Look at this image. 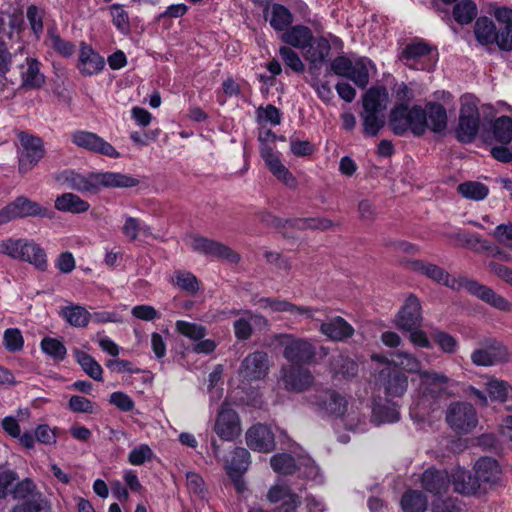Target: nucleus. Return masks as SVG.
Segmentation results:
<instances>
[{
    "instance_id": "64",
    "label": "nucleus",
    "mask_w": 512,
    "mask_h": 512,
    "mask_svg": "<svg viewBox=\"0 0 512 512\" xmlns=\"http://www.w3.org/2000/svg\"><path fill=\"white\" fill-rule=\"evenodd\" d=\"M462 503L457 498L438 499L432 504V512H461Z\"/></svg>"
},
{
    "instance_id": "56",
    "label": "nucleus",
    "mask_w": 512,
    "mask_h": 512,
    "mask_svg": "<svg viewBox=\"0 0 512 512\" xmlns=\"http://www.w3.org/2000/svg\"><path fill=\"white\" fill-rule=\"evenodd\" d=\"M48 39L50 46L64 57H70L75 52V46L71 42L62 39L55 29H48Z\"/></svg>"
},
{
    "instance_id": "33",
    "label": "nucleus",
    "mask_w": 512,
    "mask_h": 512,
    "mask_svg": "<svg viewBox=\"0 0 512 512\" xmlns=\"http://www.w3.org/2000/svg\"><path fill=\"white\" fill-rule=\"evenodd\" d=\"M284 43L299 49L306 47L313 40V34L310 28L304 25H295L287 29L281 36Z\"/></svg>"
},
{
    "instance_id": "46",
    "label": "nucleus",
    "mask_w": 512,
    "mask_h": 512,
    "mask_svg": "<svg viewBox=\"0 0 512 512\" xmlns=\"http://www.w3.org/2000/svg\"><path fill=\"white\" fill-rule=\"evenodd\" d=\"M487 392L492 401L506 402L512 399V386L503 380L491 379L488 381Z\"/></svg>"
},
{
    "instance_id": "54",
    "label": "nucleus",
    "mask_w": 512,
    "mask_h": 512,
    "mask_svg": "<svg viewBox=\"0 0 512 512\" xmlns=\"http://www.w3.org/2000/svg\"><path fill=\"white\" fill-rule=\"evenodd\" d=\"M3 33H5V17L4 13L0 12V76H5L10 71L12 64V53L2 39Z\"/></svg>"
},
{
    "instance_id": "10",
    "label": "nucleus",
    "mask_w": 512,
    "mask_h": 512,
    "mask_svg": "<svg viewBox=\"0 0 512 512\" xmlns=\"http://www.w3.org/2000/svg\"><path fill=\"white\" fill-rule=\"evenodd\" d=\"M480 125V113L477 103L472 98H466L460 108L459 123L456 137L461 143H471L476 138Z\"/></svg>"
},
{
    "instance_id": "57",
    "label": "nucleus",
    "mask_w": 512,
    "mask_h": 512,
    "mask_svg": "<svg viewBox=\"0 0 512 512\" xmlns=\"http://www.w3.org/2000/svg\"><path fill=\"white\" fill-rule=\"evenodd\" d=\"M176 330L183 336L195 341L203 339L206 335V329L204 326L183 320L176 322Z\"/></svg>"
},
{
    "instance_id": "44",
    "label": "nucleus",
    "mask_w": 512,
    "mask_h": 512,
    "mask_svg": "<svg viewBox=\"0 0 512 512\" xmlns=\"http://www.w3.org/2000/svg\"><path fill=\"white\" fill-rule=\"evenodd\" d=\"M75 357L84 372L96 381L102 380V367L101 365L88 353L76 349L74 351Z\"/></svg>"
},
{
    "instance_id": "16",
    "label": "nucleus",
    "mask_w": 512,
    "mask_h": 512,
    "mask_svg": "<svg viewBox=\"0 0 512 512\" xmlns=\"http://www.w3.org/2000/svg\"><path fill=\"white\" fill-rule=\"evenodd\" d=\"M280 380L285 390L301 393L313 385L315 378L308 368L291 364L282 366Z\"/></svg>"
},
{
    "instance_id": "9",
    "label": "nucleus",
    "mask_w": 512,
    "mask_h": 512,
    "mask_svg": "<svg viewBox=\"0 0 512 512\" xmlns=\"http://www.w3.org/2000/svg\"><path fill=\"white\" fill-rule=\"evenodd\" d=\"M446 422L458 434L470 433L478 425L476 409L468 402H452L446 411Z\"/></svg>"
},
{
    "instance_id": "52",
    "label": "nucleus",
    "mask_w": 512,
    "mask_h": 512,
    "mask_svg": "<svg viewBox=\"0 0 512 512\" xmlns=\"http://www.w3.org/2000/svg\"><path fill=\"white\" fill-rule=\"evenodd\" d=\"M271 467L277 473L290 475L297 470L296 461L287 453H279L271 457Z\"/></svg>"
},
{
    "instance_id": "41",
    "label": "nucleus",
    "mask_w": 512,
    "mask_h": 512,
    "mask_svg": "<svg viewBox=\"0 0 512 512\" xmlns=\"http://www.w3.org/2000/svg\"><path fill=\"white\" fill-rule=\"evenodd\" d=\"M293 22V15L288 8L281 4H273L269 23L276 31H286Z\"/></svg>"
},
{
    "instance_id": "3",
    "label": "nucleus",
    "mask_w": 512,
    "mask_h": 512,
    "mask_svg": "<svg viewBox=\"0 0 512 512\" xmlns=\"http://www.w3.org/2000/svg\"><path fill=\"white\" fill-rule=\"evenodd\" d=\"M55 180L67 188L81 193L96 194L104 188H131L139 184V180L119 172H91L80 174L72 169H65L55 176Z\"/></svg>"
},
{
    "instance_id": "38",
    "label": "nucleus",
    "mask_w": 512,
    "mask_h": 512,
    "mask_svg": "<svg viewBox=\"0 0 512 512\" xmlns=\"http://www.w3.org/2000/svg\"><path fill=\"white\" fill-rule=\"evenodd\" d=\"M250 465V453L243 447H237L226 460L225 468L227 474L245 473Z\"/></svg>"
},
{
    "instance_id": "35",
    "label": "nucleus",
    "mask_w": 512,
    "mask_h": 512,
    "mask_svg": "<svg viewBox=\"0 0 512 512\" xmlns=\"http://www.w3.org/2000/svg\"><path fill=\"white\" fill-rule=\"evenodd\" d=\"M330 370L334 377L349 379L358 374V364L349 357L338 354L330 359Z\"/></svg>"
},
{
    "instance_id": "47",
    "label": "nucleus",
    "mask_w": 512,
    "mask_h": 512,
    "mask_svg": "<svg viewBox=\"0 0 512 512\" xmlns=\"http://www.w3.org/2000/svg\"><path fill=\"white\" fill-rule=\"evenodd\" d=\"M62 315L74 327H85L90 321V313L80 305H71L63 308Z\"/></svg>"
},
{
    "instance_id": "62",
    "label": "nucleus",
    "mask_w": 512,
    "mask_h": 512,
    "mask_svg": "<svg viewBox=\"0 0 512 512\" xmlns=\"http://www.w3.org/2000/svg\"><path fill=\"white\" fill-rule=\"evenodd\" d=\"M8 20V28L5 26V33L2 34V39H4V37L12 39L14 34L19 35L23 30L24 19L23 12L20 9L14 10L9 14Z\"/></svg>"
},
{
    "instance_id": "6",
    "label": "nucleus",
    "mask_w": 512,
    "mask_h": 512,
    "mask_svg": "<svg viewBox=\"0 0 512 512\" xmlns=\"http://www.w3.org/2000/svg\"><path fill=\"white\" fill-rule=\"evenodd\" d=\"M398 59L410 69L429 71L434 68L438 53L437 49L426 41L415 39L402 49Z\"/></svg>"
},
{
    "instance_id": "48",
    "label": "nucleus",
    "mask_w": 512,
    "mask_h": 512,
    "mask_svg": "<svg viewBox=\"0 0 512 512\" xmlns=\"http://www.w3.org/2000/svg\"><path fill=\"white\" fill-rule=\"evenodd\" d=\"M477 6L471 0L458 2L453 8V17L461 25L471 23L477 16Z\"/></svg>"
},
{
    "instance_id": "30",
    "label": "nucleus",
    "mask_w": 512,
    "mask_h": 512,
    "mask_svg": "<svg viewBox=\"0 0 512 512\" xmlns=\"http://www.w3.org/2000/svg\"><path fill=\"white\" fill-rule=\"evenodd\" d=\"M450 482L455 492L462 495H475L483 492V489L475 474L469 471L458 470L452 475Z\"/></svg>"
},
{
    "instance_id": "4",
    "label": "nucleus",
    "mask_w": 512,
    "mask_h": 512,
    "mask_svg": "<svg viewBox=\"0 0 512 512\" xmlns=\"http://www.w3.org/2000/svg\"><path fill=\"white\" fill-rule=\"evenodd\" d=\"M275 340L283 348V357L289 363L303 366L317 362V348L310 339L283 333L276 335Z\"/></svg>"
},
{
    "instance_id": "18",
    "label": "nucleus",
    "mask_w": 512,
    "mask_h": 512,
    "mask_svg": "<svg viewBox=\"0 0 512 512\" xmlns=\"http://www.w3.org/2000/svg\"><path fill=\"white\" fill-rule=\"evenodd\" d=\"M214 431L224 441H233L237 438L241 433L240 419L237 412L222 405L215 421Z\"/></svg>"
},
{
    "instance_id": "12",
    "label": "nucleus",
    "mask_w": 512,
    "mask_h": 512,
    "mask_svg": "<svg viewBox=\"0 0 512 512\" xmlns=\"http://www.w3.org/2000/svg\"><path fill=\"white\" fill-rule=\"evenodd\" d=\"M308 401L322 416H342L347 409V400L335 390H316L308 397Z\"/></svg>"
},
{
    "instance_id": "63",
    "label": "nucleus",
    "mask_w": 512,
    "mask_h": 512,
    "mask_svg": "<svg viewBox=\"0 0 512 512\" xmlns=\"http://www.w3.org/2000/svg\"><path fill=\"white\" fill-rule=\"evenodd\" d=\"M11 493L15 499H26L27 497L35 499L37 495H40L35 483L29 478L18 482Z\"/></svg>"
},
{
    "instance_id": "60",
    "label": "nucleus",
    "mask_w": 512,
    "mask_h": 512,
    "mask_svg": "<svg viewBox=\"0 0 512 512\" xmlns=\"http://www.w3.org/2000/svg\"><path fill=\"white\" fill-rule=\"evenodd\" d=\"M279 55L282 58L285 65L292 69L294 72L302 73L305 70V66L302 60L300 59L299 55L290 47H280Z\"/></svg>"
},
{
    "instance_id": "2",
    "label": "nucleus",
    "mask_w": 512,
    "mask_h": 512,
    "mask_svg": "<svg viewBox=\"0 0 512 512\" xmlns=\"http://www.w3.org/2000/svg\"><path fill=\"white\" fill-rule=\"evenodd\" d=\"M407 266L412 271L418 272L429 279L443 284L447 287L457 289L464 287L470 294L478 297L492 307L509 312L512 310V303L506 298L497 294L492 288L482 285L475 280L463 278L460 281L451 278L449 273L436 264L428 263L422 260L407 261Z\"/></svg>"
},
{
    "instance_id": "31",
    "label": "nucleus",
    "mask_w": 512,
    "mask_h": 512,
    "mask_svg": "<svg viewBox=\"0 0 512 512\" xmlns=\"http://www.w3.org/2000/svg\"><path fill=\"white\" fill-rule=\"evenodd\" d=\"M331 45L325 37L313 39L306 47L305 59L315 68L324 63L330 54Z\"/></svg>"
},
{
    "instance_id": "1",
    "label": "nucleus",
    "mask_w": 512,
    "mask_h": 512,
    "mask_svg": "<svg viewBox=\"0 0 512 512\" xmlns=\"http://www.w3.org/2000/svg\"><path fill=\"white\" fill-rule=\"evenodd\" d=\"M390 126L396 135H404L410 130L415 136H422L427 129L441 133L447 127L445 107L438 102H429L425 108L405 103L396 105L390 113Z\"/></svg>"
},
{
    "instance_id": "19",
    "label": "nucleus",
    "mask_w": 512,
    "mask_h": 512,
    "mask_svg": "<svg viewBox=\"0 0 512 512\" xmlns=\"http://www.w3.org/2000/svg\"><path fill=\"white\" fill-rule=\"evenodd\" d=\"M269 369V358L263 351H255L248 354L241 363L239 374L247 381L264 378Z\"/></svg>"
},
{
    "instance_id": "5",
    "label": "nucleus",
    "mask_w": 512,
    "mask_h": 512,
    "mask_svg": "<svg viewBox=\"0 0 512 512\" xmlns=\"http://www.w3.org/2000/svg\"><path fill=\"white\" fill-rule=\"evenodd\" d=\"M0 254L28 262L39 270L47 268L45 251L35 242L27 239H5L0 241Z\"/></svg>"
},
{
    "instance_id": "61",
    "label": "nucleus",
    "mask_w": 512,
    "mask_h": 512,
    "mask_svg": "<svg viewBox=\"0 0 512 512\" xmlns=\"http://www.w3.org/2000/svg\"><path fill=\"white\" fill-rule=\"evenodd\" d=\"M347 78L353 81L358 87L365 88L370 78L366 64L362 60L356 61Z\"/></svg>"
},
{
    "instance_id": "13",
    "label": "nucleus",
    "mask_w": 512,
    "mask_h": 512,
    "mask_svg": "<svg viewBox=\"0 0 512 512\" xmlns=\"http://www.w3.org/2000/svg\"><path fill=\"white\" fill-rule=\"evenodd\" d=\"M508 359L506 347L493 337H485L479 341V348L471 354V361L476 366H493Z\"/></svg>"
},
{
    "instance_id": "21",
    "label": "nucleus",
    "mask_w": 512,
    "mask_h": 512,
    "mask_svg": "<svg viewBox=\"0 0 512 512\" xmlns=\"http://www.w3.org/2000/svg\"><path fill=\"white\" fill-rule=\"evenodd\" d=\"M475 475L483 489L496 485L501 478V468L498 462L491 457H481L474 465Z\"/></svg>"
},
{
    "instance_id": "20",
    "label": "nucleus",
    "mask_w": 512,
    "mask_h": 512,
    "mask_svg": "<svg viewBox=\"0 0 512 512\" xmlns=\"http://www.w3.org/2000/svg\"><path fill=\"white\" fill-rule=\"evenodd\" d=\"M257 304L263 309H270L272 312H288L295 316H303L306 319L319 320L315 313L319 309L310 306H298L287 300H281L271 297H262Z\"/></svg>"
},
{
    "instance_id": "15",
    "label": "nucleus",
    "mask_w": 512,
    "mask_h": 512,
    "mask_svg": "<svg viewBox=\"0 0 512 512\" xmlns=\"http://www.w3.org/2000/svg\"><path fill=\"white\" fill-rule=\"evenodd\" d=\"M190 247L194 252L223 259L229 263H238L240 261L239 254L233 251L229 246L200 235L191 237Z\"/></svg>"
},
{
    "instance_id": "32",
    "label": "nucleus",
    "mask_w": 512,
    "mask_h": 512,
    "mask_svg": "<svg viewBox=\"0 0 512 512\" xmlns=\"http://www.w3.org/2000/svg\"><path fill=\"white\" fill-rule=\"evenodd\" d=\"M388 100L387 89L383 86H373L363 96V111L382 113Z\"/></svg>"
},
{
    "instance_id": "40",
    "label": "nucleus",
    "mask_w": 512,
    "mask_h": 512,
    "mask_svg": "<svg viewBox=\"0 0 512 512\" xmlns=\"http://www.w3.org/2000/svg\"><path fill=\"white\" fill-rule=\"evenodd\" d=\"M395 359L393 360L394 368L403 369L411 374L421 375L422 369L421 361L412 353L407 351H396L391 354Z\"/></svg>"
},
{
    "instance_id": "51",
    "label": "nucleus",
    "mask_w": 512,
    "mask_h": 512,
    "mask_svg": "<svg viewBox=\"0 0 512 512\" xmlns=\"http://www.w3.org/2000/svg\"><path fill=\"white\" fill-rule=\"evenodd\" d=\"M431 337L443 353L455 354L458 351V341L451 334L439 329H435L431 332Z\"/></svg>"
},
{
    "instance_id": "34",
    "label": "nucleus",
    "mask_w": 512,
    "mask_h": 512,
    "mask_svg": "<svg viewBox=\"0 0 512 512\" xmlns=\"http://www.w3.org/2000/svg\"><path fill=\"white\" fill-rule=\"evenodd\" d=\"M55 208L58 211L79 214L88 211L90 204L76 194L64 193L55 199Z\"/></svg>"
},
{
    "instance_id": "59",
    "label": "nucleus",
    "mask_w": 512,
    "mask_h": 512,
    "mask_svg": "<svg viewBox=\"0 0 512 512\" xmlns=\"http://www.w3.org/2000/svg\"><path fill=\"white\" fill-rule=\"evenodd\" d=\"M110 13L112 16V22L115 27L123 34H127L130 31V22L128 13L119 4H113L110 6Z\"/></svg>"
},
{
    "instance_id": "26",
    "label": "nucleus",
    "mask_w": 512,
    "mask_h": 512,
    "mask_svg": "<svg viewBox=\"0 0 512 512\" xmlns=\"http://www.w3.org/2000/svg\"><path fill=\"white\" fill-rule=\"evenodd\" d=\"M41 63L32 57H27L19 66L21 87L26 89H39L45 83V76L40 70Z\"/></svg>"
},
{
    "instance_id": "29",
    "label": "nucleus",
    "mask_w": 512,
    "mask_h": 512,
    "mask_svg": "<svg viewBox=\"0 0 512 512\" xmlns=\"http://www.w3.org/2000/svg\"><path fill=\"white\" fill-rule=\"evenodd\" d=\"M105 61L102 56L96 53L85 43L81 44L78 68L83 75L91 76L103 70Z\"/></svg>"
},
{
    "instance_id": "50",
    "label": "nucleus",
    "mask_w": 512,
    "mask_h": 512,
    "mask_svg": "<svg viewBox=\"0 0 512 512\" xmlns=\"http://www.w3.org/2000/svg\"><path fill=\"white\" fill-rule=\"evenodd\" d=\"M363 133L368 137L378 135L384 126V116L381 113L363 111L361 114Z\"/></svg>"
},
{
    "instance_id": "58",
    "label": "nucleus",
    "mask_w": 512,
    "mask_h": 512,
    "mask_svg": "<svg viewBox=\"0 0 512 512\" xmlns=\"http://www.w3.org/2000/svg\"><path fill=\"white\" fill-rule=\"evenodd\" d=\"M3 345L9 352H19L23 349L24 339L19 329L9 328L3 335Z\"/></svg>"
},
{
    "instance_id": "37",
    "label": "nucleus",
    "mask_w": 512,
    "mask_h": 512,
    "mask_svg": "<svg viewBox=\"0 0 512 512\" xmlns=\"http://www.w3.org/2000/svg\"><path fill=\"white\" fill-rule=\"evenodd\" d=\"M474 34L477 41L483 45L498 44L499 33L496 31V26L492 20L487 17H480L476 20L474 26Z\"/></svg>"
},
{
    "instance_id": "14",
    "label": "nucleus",
    "mask_w": 512,
    "mask_h": 512,
    "mask_svg": "<svg viewBox=\"0 0 512 512\" xmlns=\"http://www.w3.org/2000/svg\"><path fill=\"white\" fill-rule=\"evenodd\" d=\"M70 139L75 146L91 153L114 159L120 157V153L96 133L87 130H75L71 133Z\"/></svg>"
},
{
    "instance_id": "39",
    "label": "nucleus",
    "mask_w": 512,
    "mask_h": 512,
    "mask_svg": "<svg viewBox=\"0 0 512 512\" xmlns=\"http://www.w3.org/2000/svg\"><path fill=\"white\" fill-rule=\"evenodd\" d=\"M122 233L131 242L138 239L139 235L144 237H152V229L149 225L143 223L140 219L126 216L122 227Z\"/></svg>"
},
{
    "instance_id": "23",
    "label": "nucleus",
    "mask_w": 512,
    "mask_h": 512,
    "mask_svg": "<svg viewBox=\"0 0 512 512\" xmlns=\"http://www.w3.org/2000/svg\"><path fill=\"white\" fill-rule=\"evenodd\" d=\"M246 443L252 450L270 452L274 449V435L270 428L264 424H256L246 432Z\"/></svg>"
},
{
    "instance_id": "17",
    "label": "nucleus",
    "mask_w": 512,
    "mask_h": 512,
    "mask_svg": "<svg viewBox=\"0 0 512 512\" xmlns=\"http://www.w3.org/2000/svg\"><path fill=\"white\" fill-rule=\"evenodd\" d=\"M422 319L420 300L410 294L396 314L394 323L402 331H411L421 327Z\"/></svg>"
},
{
    "instance_id": "8",
    "label": "nucleus",
    "mask_w": 512,
    "mask_h": 512,
    "mask_svg": "<svg viewBox=\"0 0 512 512\" xmlns=\"http://www.w3.org/2000/svg\"><path fill=\"white\" fill-rule=\"evenodd\" d=\"M53 212L25 196H19L14 201L0 209V225L17 218L45 217L51 218Z\"/></svg>"
},
{
    "instance_id": "11",
    "label": "nucleus",
    "mask_w": 512,
    "mask_h": 512,
    "mask_svg": "<svg viewBox=\"0 0 512 512\" xmlns=\"http://www.w3.org/2000/svg\"><path fill=\"white\" fill-rule=\"evenodd\" d=\"M377 389L386 399L402 397L409 385L408 376L399 369L390 366L381 369L375 379Z\"/></svg>"
},
{
    "instance_id": "28",
    "label": "nucleus",
    "mask_w": 512,
    "mask_h": 512,
    "mask_svg": "<svg viewBox=\"0 0 512 512\" xmlns=\"http://www.w3.org/2000/svg\"><path fill=\"white\" fill-rule=\"evenodd\" d=\"M421 484L427 492L438 495L448 490L450 478L444 470L428 469L422 474Z\"/></svg>"
},
{
    "instance_id": "24",
    "label": "nucleus",
    "mask_w": 512,
    "mask_h": 512,
    "mask_svg": "<svg viewBox=\"0 0 512 512\" xmlns=\"http://www.w3.org/2000/svg\"><path fill=\"white\" fill-rule=\"evenodd\" d=\"M490 13L500 25L498 46L501 50H512V9L508 7L491 6Z\"/></svg>"
},
{
    "instance_id": "45",
    "label": "nucleus",
    "mask_w": 512,
    "mask_h": 512,
    "mask_svg": "<svg viewBox=\"0 0 512 512\" xmlns=\"http://www.w3.org/2000/svg\"><path fill=\"white\" fill-rule=\"evenodd\" d=\"M492 135L495 141L509 144L512 141V119L509 116H500L492 124Z\"/></svg>"
},
{
    "instance_id": "27",
    "label": "nucleus",
    "mask_w": 512,
    "mask_h": 512,
    "mask_svg": "<svg viewBox=\"0 0 512 512\" xmlns=\"http://www.w3.org/2000/svg\"><path fill=\"white\" fill-rule=\"evenodd\" d=\"M424 395L429 394L432 398L440 397L447 389L450 379L442 372L435 370H424L419 376Z\"/></svg>"
},
{
    "instance_id": "22",
    "label": "nucleus",
    "mask_w": 512,
    "mask_h": 512,
    "mask_svg": "<svg viewBox=\"0 0 512 512\" xmlns=\"http://www.w3.org/2000/svg\"><path fill=\"white\" fill-rule=\"evenodd\" d=\"M319 331L329 340L343 342L354 335V328L341 316H333L322 321Z\"/></svg>"
},
{
    "instance_id": "36",
    "label": "nucleus",
    "mask_w": 512,
    "mask_h": 512,
    "mask_svg": "<svg viewBox=\"0 0 512 512\" xmlns=\"http://www.w3.org/2000/svg\"><path fill=\"white\" fill-rule=\"evenodd\" d=\"M400 412L396 403L387 399L385 403H376L372 410V421L377 425L399 421Z\"/></svg>"
},
{
    "instance_id": "55",
    "label": "nucleus",
    "mask_w": 512,
    "mask_h": 512,
    "mask_svg": "<svg viewBox=\"0 0 512 512\" xmlns=\"http://www.w3.org/2000/svg\"><path fill=\"white\" fill-rule=\"evenodd\" d=\"M41 349L56 361L64 360L67 353L65 345L60 340L52 337H44L42 339Z\"/></svg>"
},
{
    "instance_id": "42",
    "label": "nucleus",
    "mask_w": 512,
    "mask_h": 512,
    "mask_svg": "<svg viewBox=\"0 0 512 512\" xmlns=\"http://www.w3.org/2000/svg\"><path fill=\"white\" fill-rule=\"evenodd\" d=\"M426 496L416 490L405 492L401 499V505L404 512H424L427 509Z\"/></svg>"
},
{
    "instance_id": "43",
    "label": "nucleus",
    "mask_w": 512,
    "mask_h": 512,
    "mask_svg": "<svg viewBox=\"0 0 512 512\" xmlns=\"http://www.w3.org/2000/svg\"><path fill=\"white\" fill-rule=\"evenodd\" d=\"M286 223L289 224V227L299 230L313 229L324 231L333 226V222L330 219L322 217L286 219Z\"/></svg>"
},
{
    "instance_id": "25",
    "label": "nucleus",
    "mask_w": 512,
    "mask_h": 512,
    "mask_svg": "<svg viewBox=\"0 0 512 512\" xmlns=\"http://www.w3.org/2000/svg\"><path fill=\"white\" fill-rule=\"evenodd\" d=\"M267 319L261 314L251 310H245L243 314L233 322V330L237 340L246 341L253 335V325L267 326Z\"/></svg>"
},
{
    "instance_id": "7",
    "label": "nucleus",
    "mask_w": 512,
    "mask_h": 512,
    "mask_svg": "<svg viewBox=\"0 0 512 512\" xmlns=\"http://www.w3.org/2000/svg\"><path fill=\"white\" fill-rule=\"evenodd\" d=\"M20 148L18 170L21 174L31 171L45 155L44 142L40 137L21 131L18 133Z\"/></svg>"
},
{
    "instance_id": "49",
    "label": "nucleus",
    "mask_w": 512,
    "mask_h": 512,
    "mask_svg": "<svg viewBox=\"0 0 512 512\" xmlns=\"http://www.w3.org/2000/svg\"><path fill=\"white\" fill-rule=\"evenodd\" d=\"M458 192L467 199L480 201L487 197L489 189L486 185L476 181H467L457 187Z\"/></svg>"
},
{
    "instance_id": "53",
    "label": "nucleus",
    "mask_w": 512,
    "mask_h": 512,
    "mask_svg": "<svg viewBox=\"0 0 512 512\" xmlns=\"http://www.w3.org/2000/svg\"><path fill=\"white\" fill-rule=\"evenodd\" d=\"M455 239L462 247L473 249L476 252H483L490 247V242L481 238L476 233H458Z\"/></svg>"
}]
</instances>
